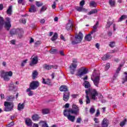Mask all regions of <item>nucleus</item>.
<instances>
[{
	"mask_svg": "<svg viewBox=\"0 0 127 127\" xmlns=\"http://www.w3.org/2000/svg\"><path fill=\"white\" fill-rule=\"evenodd\" d=\"M5 21L4 22V20L2 17L0 16V30L2 29V27H4L7 31H9V29L11 27V24H10V18L6 17L5 18Z\"/></svg>",
	"mask_w": 127,
	"mask_h": 127,
	"instance_id": "1",
	"label": "nucleus"
},
{
	"mask_svg": "<svg viewBox=\"0 0 127 127\" xmlns=\"http://www.w3.org/2000/svg\"><path fill=\"white\" fill-rule=\"evenodd\" d=\"M61 92H64L63 95V100L64 102H68L70 99V92H69V88L66 85H62L60 87Z\"/></svg>",
	"mask_w": 127,
	"mask_h": 127,
	"instance_id": "2",
	"label": "nucleus"
},
{
	"mask_svg": "<svg viewBox=\"0 0 127 127\" xmlns=\"http://www.w3.org/2000/svg\"><path fill=\"white\" fill-rule=\"evenodd\" d=\"M85 94L86 95H87L90 96V97L91 98L92 100H96V97L99 95L98 93V92L97 91V90L93 88H89L85 90Z\"/></svg>",
	"mask_w": 127,
	"mask_h": 127,
	"instance_id": "3",
	"label": "nucleus"
},
{
	"mask_svg": "<svg viewBox=\"0 0 127 127\" xmlns=\"http://www.w3.org/2000/svg\"><path fill=\"white\" fill-rule=\"evenodd\" d=\"M83 37L84 36L82 32H79L77 35H76L75 37V40L71 41V44L72 45H75V44H78V43H80L83 40Z\"/></svg>",
	"mask_w": 127,
	"mask_h": 127,
	"instance_id": "4",
	"label": "nucleus"
},
{
	"mask_svg": "<svg viewBox=\"0 0 127 127\" xmlns=\"http://www.w3.org/2000/svg\"><path fill=\"white\" fill-rule=\"evenodd\" d=\"M4 106L5 107L4 112H10L13 110V102L5 101L4 102Z\"/></svg>",
	"mask_w": 127,
	"mask_h": 127,
	"instance_id": "5",
	"label": "nucleus"
},
{
	"mask_svg": "<svg viewBox=\"0 0 127 127\" xmlns=\"http://www.w3.org/2000/svg\"><path fill=\"white\" fill-rule=\"evenodd\" d=\"M12 76V71H10L9 72H5L4 71L1 72L0 77L2 78L4 81H9V77Z\"/></svg>",
	"mask_w": 127,
	"mask_h": 127,
	"instance_id": "6",
	"label": "nucleus"
},
{
	"mask_svg": "<svg viewBox=\"0 0 127 127\" xmlns=\"http://www.w3.org/2000/svg\"><path fill=\"white\" fill-rule=\"evenodd\" d=\"M70 112L71 115H75V116H78L80 114V109L79 107L76 104H72V109H70Z\"/></svg>",
	"mask_w": 127,
	"mask_h": 127,
	"instance_id": "7",
	"label": "nucleus"
},
{
	"mask_svg": "<svg viewBox=\"0 0 127 127\" xmlns=\"http://www.w3.org/2000/svg\"><path fill=\"white\" fill-rule=\"evenodd\" d=\"M88 73V69L86 68V67H82L79 68L77 71V76L80 77V78L82 77V76H84V75H86V74Z\"/></svg>",
	"mask_w": 127,
	"mask_h": 127,
	"instance_id": "8",
	"label": "nucleus"
},
{
	"mask_svg": "<svg viewBox=\"0 0 127 127\" xmlns=\"http://www.w3.org/2000/svg\"><path fill=\"white\" fill-rule=\"evenodd\" d=\"M39 87V82L38 81H32L29 85L30 89L36 90Z\"/></svg>",
	"mask_w": 127,
	"mask_h": 127,
	"instance_id": "9",
	"label": "nucleus"
},
{
	"mask_svg": "<svg viewBox=\"0 0 127 127\" xmlns=\"http://www.w3.org/2000/svg\"><path fill=\"white\" fill-rule=\"evenodd\" d=\"M101 79V78L100 77V76H97L94 77V79L93 78H91L92 81H93L94 84L96 87H99V84H100V80Z\"/></svg>",
	"mask_w": 127,
	"mask_h": 127,
	"instance_id": "10",
	"label": "nucleus"
},
{
	"mask_svg": "<svg viewBox=\"0 0 127 127\" xmlns=\"http://www.w3.org/2000/svg\"><path fill=\"white\" fill-rule=\"evenodd\" d=\"M24 33V32L23 31V29L20 28H17V32H16V35L18 36V37L19 38H21L23 36V34Z\"/></svg>",
	"mask_w": 127,
	"mask_h": 127,
	"instance_id": "11",
	"label": "nucleus"
},
{
	"mask_svg": "<svg viewBox=\"0 0 127 127\" xmlns=\"http://www.w3.org/2000/svg\"><path fill=\"white\" fill-rule=\"evenodd\" d=\"M76 68H77V64H71L70 65L69 69L72 75H74Z\"/></svg>",
	"mask_w": 127,
	"mask_h": 127,
	"instance_id": "12",
	"label": "nucleus"
},
{
	"mask_svg": "<svg viewBox=\"0 0 127 127\" xmlns=\"http://www.w3.org/2000/svg\"><path fill=\"white\" fill-rule=\"evenodd\" d=\"M38 63V57L35 56L32 58L31 63H30V66H33V65H36Z\"/></svg>",
	"mask_w": 127,
	"mask_h": 127,
	"instance_id": "13",
	"label": "nucleus"
},
{
	"mask_svg": "<svg viewBox=\"0 0 127 127\" xmlns=\"http://www.w3.org/2000/svg\"><path fill=\"white\" fill-rule=\"evenodd\" d=\"M42 83L45 85H48V86H51V80L49 78L45 79L43 78Z\"/></svg>",
	"mask_w": 127,
	"mask_h": 127,
	"instance_id": "14",
	"label": "nucleus"
},
{
	"mask_svg": "<svg viewBox=\"0 0 127 127\" xmlns=\"http://www.w3.org/2000/svg\"><path fill=\"white\" fill-rule=\"evenodd\" d=\"M55 67H56V65H48L47 64H45L43 66V68L45 70H51V69L55 68Z\"/></svg>",
	"mask_w": 127,
	"mask_h": 127,
	"instance_id": "15",
	"label": "nucleus"
},
{
	"mask_svg": "<svg viewBox=\"0 0 127 127\" xmlns=\"http://www.w3.org/2000/svg\"><path fill=\"white\" fill-rule=\"evenodd\" d=\"M83 86L85 89H91V83L87 80H85L83 82Z\"/></svg>",
	"mask_w": 127,
	"mask_h": 127,
	"instance_id": "16",
	"label": "nucleus"
},
{
	"mask_svg": "<svg viewBox=\"0 0 127 127\" xmlns=\"http://www.w3.org/2000/svg\"><path fill=\"white\" fill-rule=\"evenodd\" d=\"M63 115L64 117L67 118L69 116V115H71V109H65L64 111Z\"/></svg>",
	"mask_w": 127,
	"mask_h": 127,
	"instance_id": "17",
	"label": "nucleus"
},
{
	"mask_svg": "<svg viewBox=\"0 0 127 127\" xmlns=\"http://www.w3.org/2000/svg\"><path fill=\"white\" fill-rule=\"evenodd\" d=\"M67 119L68 121L71 122V123H74V122H75V120H76V117L75 116L71 115V114H69Z\"/></svg>",
	"mask_w": 127,
	"mask_h": 127,
	"instance_id": "18",
	"label": "nucleus"
},
{
	"mask_svg": "<svg viewBox=\"0 0 127 127\" xmlns=\"http://www.w3.org/2000/svg\"><path fill=\"white\" fill-rule=\"evenodd\" d=\"M102 127H109V122H108V120L106 119H104L102 122Z\"/></svg>",
	"mask_w": 127,
	"mask_h": 127,
	"instance_id": "19",
	"label": "nucleus"
},
{
	"mask_svg": "<svg viewBox=\"0 0 127 127\" xmlns=\"http://www.w3.org/2000/svg\"><path fill=\"white\" fill-rule=\"evenodd\" d=\"M25 124L28 127H32V121L29 118H26L25 120Z\"/></svg>",
	"mask_w": 127,
	"mask_h": 127,
	"instance_id": "20",
	"label": "nucleus"
},
{
	"mask_svg": "<svg viewBox=\"0 0 127 127\" xmlns=\"http://www.w3.org/2000/svg\"><path fill=\"white\" fill-rule=\"evenodd\" d=\"M37 76H38V72L37 70H34L32 74V77L33 80H35V79L37 78Z\"/></svg>",
	"mask_w": 127,
	"mask_h": 127,
	"instance_id": "21",
	"label": "nucleus"
},
{
	"mask_svg": "<svg viewBox=\"0 0 127 127\" xmlns=\"http://www.w3.org/2000/svg\"><path fill=\"white\" fill-rule=\"evenodd\" d=\"M72 28H73V24H72V23H68L66 24V30L67 31L72 30Z\"/></svg>",
	"mask_w": 127,
	"mask_h": 127,
	"instance_id": "22",
	"label": "nucleus"
},
{
	"mask_svg": "<svg viewBox=\"0 0 127 127\" xmlns=\"http://www.w3.org/2000/svg\"><path fill=\"white\" fill-rule=\"evenodd\" d=\"M92 33H89L88 35H87L85 37H84V39L85 40H86V41H91V40H92Z\"/></svg>",
	"mask_w": 127,
	"mask_h": 127,
	"instance_id": "23",
	"label": "nucleus"
},
{
	"mask_svg": "<svg viewBox=\"0 0 127 127\" xmlns=\"http://www.w3.org/2000/svg\"><path fill=\"white\" fill-rule=\"evenodd\" d=\"M75 9L79 11V12H81L82 11H86V9L85 8H83L82 6H76L75 7Z\"/></svg>",
	"mask_w": 127,
	"mask_h": 127,
	"instance_id": "24",
	"label": "nucleus"
},
{
	"mask_svg": "<svg viewBox=\"0 0 127 127\" xmlns=\"http://www.w3.org/2000/svg\"><path fill=\"white\" fill-rule=\"evenodd\" d=\"M29 12H36V7H35V5H31V7L29 9Z\"/></svg>",
	"mask_w": 127,
	"mask_h": 127,
	"instance_id": "25",
	"label": "nucleus"
},
{
	"mask_svg": "<svg viewBox=\"0 0 127 127\" xmlns=\"http://www.w3.org/2000/svg\"><path fill=\"white\" fill-rule=\"evenodd\" d=\"M32 119L33 121H38V120L40 119V117H39V115L37 114H34L32 116Z\"/></svg>",
	"mask_w": 127,
	"mask_h": 127,
	"instance_id": "26",
	"label": "nucleus"
},
{
	"mask_svg": "<svg viewBox=\"0 0 127 127\" xmlns=\"http://www.w3.org/2000/svg\"><path fill=\"white\" fill-rule=\"evenodd\" d=\"M124 77H123V81L122 82V84H125L126 82H127V72L125 71L124 72Z\"/></svg>",
	"mask_w": 127,
	"mask_h": 127,
	"instance_id": "27",
	"label": "nucleus"
},
{
	"mask_svg": "<svg viewBox=\"0 0 127 127\" xmlns=\"http://www.w3.org/2000/svg\"><path fill=\"white\" fill-rule=\"evenodd\" d=\"M12 12V6H9L8 7V8L6 10V13L9 15H11Z\"/></svg>",
	"mask_w": 127,
	"mask_h": 127,
	"instance_id": "28",
	"label": "nucleus"
},
{
	"mask_svg": "<svg viewBox=\"0 0 127 127\" xmlns=\"http://www.w3.org/2000/svg\"><path fill=\"white\" fill-rule=\"evenodd\" d=\"M98 25H99V22H97L96 24L93 26V30L91 32V34H93L94 32H96V30L98 27Z\"/></svg>",
	"mask_w": 127,
	"mask_h": 127,
	"instance_id": "29",
	"label": "nucleus"
},
{
	"mask_svg": "<svg viewBox=\"0 0 127 127\" xmlns=\"http://www.w3.org/2000/svg\"><path fill=\"white\" fill-rule=\"evenodd\" d=\"M31 90L32 89L30 88L29 87L26 90V92L28 93V95L29 96V97L33 96V91H31Z\"/></svg>",
	"mask_w": 127,
	"mask_h": 127,
	"instance_id": "30",
	"label": "nucleus"
},
{
	"mask_svg": "<svg viewBox=\"0 0 127 127\" xmlns=\"http://www.w3.org/2000/svg\"><path fill=\"white\" fill-rule=\"evenodd\" d=\"M98 12V10L97 9H93L88 12V15H91V14H95V13H97Z\"/></svg>",
	"mask_w": 127,
	"mask_h": 127,
	"instance_id": "31",
	"label": "nucleus"
},
{
	"mask_svg": "<svg viewBox=\"0 0 127 127\" xmlns=\"http://www.w3.org/2000/svg\"><path fill=\"white\" fill-rule=\"evenodd\" d=\"M14 99V96L13 95H9L7 96L6 101L7 102H12V101H13Z\"/></svg>",
	"mask_w": 127,
	"mask_h": 127,
	"instance_id": "32",
	"label": "nucleus"
},
{
	"mask_svg": "<svg viewBox=\"0 0 127 127\" xmlns=\"http://www.w3.org/2000/svg\"><path fill=\"white\" fill-rule=\"evenodd\" d=\"M23 109H24V103H19L18 105V111H21L22 110H23Z\"/></svg>",
	"mask_w": 127,
	"mask_h": 127,
	"instance_id": "33",
	"label": "nucleus"
},
{
	"mask_svg": "<svg viewBox=\"0 0 127 127\" xmlns=\"http://www.w3.org/2000/svg\"><path fill=\"white\" fill-rule=\"evenodd\" d=\"M58 38V34L57 33H55L53 36L51 38V40L52 41H55Z\"/></svg>",
	"mask_w": 127,
	"mask_h": 127,
	"instance_id": "34",
	"label": "nucleus"
},
{
	"mask_svg": "<svg viewBox=\"0 0 127 127\" xmlns=\"http://www.w3.org/2000/svg\"><path fill=\"white\" fill-rule=\"evenodd\" d=\"M121 70H122V68L118 67V68L117 69V70L116 71V73L114 75V77L115 78H117V77H118V75H119V73H120V71H121Z\"/></svg>",
	"mask_w": 127,
	"mask_h": 127,
	"instance_id": "35",
	"label": "nucleus"
},
{
	"mask_svg": "<svg viewBox=\"0 0 127 127\" xmlns=\"http://www.w3.org/2000/svg\"><path fill=\"white\" fill-rule=\"evenodd\" d=\"M42 113L43 115H48V114H49V109H44L42 110Z\"/></svg>",
	"mask_w": 127,
	"mask_h": 127,
	"instance_id": "36",
	"label": "nucleus"
},
{
	"mask_svg": "<svg viewBox=\"0 0 127 127\" xmlns=\"http://www.w3.org/2000/svg\"><path fill=\"white\" fill-rule=\"evenodd\" d=\"M17 29H12L10 31V34L11 35H16Z\"/></svg>",
	"mask_w": 127,
	"mask_h": 127,
	"instance_id": "37",
	"label": "nucleus"
},
{
	"mask_svg": "<svg viewBox=\"0 0 127 127\" xmlns=\"http://www.w3.org/2000/svg\"><path fill=\"white\" fill-rule=\"evenodd\" d=\"M110 58V55H105L102 58V60L103 61H106V60H108Z\"/></svg>",
	"mask_w": 127,
	"mask_h": 127,
	"instance_id": "38",
	"label": "nucleus"
},
{
	"mask_svg": "<svg viewBox=\"0 0 127 127\" xmlns=\"http://www.w3.org/2000/svg\"><path fill=\"white\" fill-rule=\"evenodd\" d=\"M127 15H122L121 17L119 18V21H123L124 19H127Z\"/></svg>",
	"mask_w": 127,
	"mask_h": 127,
	"instance_id": "39",
	"label": "nucleus"
},
{
	"mask_svg": "<svg viewBox=\"0 0 127 127\" xmlns=\"http://www.w3.org/2000/svg\"><path fill=\"white\" fill-rule=\"evenodd\" d=\"M109 4L113 7L116 5V1L113 0H109Z\"/></svg>",
	"mask_w": 127,
	"mask_h": 127,
	"instance_id": "40",
	"label": "nucleus"
},
{
	"mask_svg": "<svg viewBox=\"0 0 127 127\" xmlns=\"http://www.w3.org/2000/svg\"><path fill=\"white\" fill-rule=\"evenodd\" d=\"M90 6H92V7H96L97 6V3L94 1H91L90 3Z\"/></svg>",
	"mask_w": 127,
	"mask_h": 127,
	"instance_id": "41",
	"label": "nucleus"
},
{
	"mask_svg": "<svg viewBox=\"0 0 127 127\" xmlns=\"http://www.w3.org/2000/svg\"><path fill=\"white\" fill-rule=\"evenodd\" d=\"M126 124H127V119H125L124 121L120 122V127H123L126 125Z\"/></svg>",
	"mask_w": 127,
	"mask_h": 127,
	"instance_id": "42",
	"label": "nucleus"
},
{
	"mask_svg": "<svg viewBox=\"0 0 127 127\" xmlns=\"http://www.w3.org/2000/svg\"><path fill=\"white\" fill-rule=\"evenodd\" d=\"M46 9H47V7H46L45 5L42 6L40 11V13H42V12H43V11H45Z\"/></svg>",
	"mask_w": 127,
	"mask_h": 127,
	"instance_id": "43",
	"label": "nucleus"
},
{
	"mask_svg": "<svg viewBox=\"0 0 127 127\" xmlns=\"http://www.w3.org/2000/svg\"><path fill=\"white\" fill-rule=\"evenodd\" d=\"M15 88L14 84H13V83L11 82L9 86V91H12V90H14Z\"/></svg>",
	"mask_w": 127,
	"mask_h": 127,
	"instance_id": "44",
	"label": "nucleus"
},
{
	"mask_svg": "<svg viewBox=\"0 0 127 127\" xmlns=\"http://www.w3.org/2000/svg\"><path fill=\"white\" fill-rule=\"evenodd\" d=\"M110 67H111V64H110V63H108L106 64V65L105 66V71H108V70L110 69Z\"/></svg>",
	"mask_w": 127,
	"mask_h": 127,
	"instance_id": "45",
	"label": "nucleus"
},
{
	"mask_svg": "<svg viewBox=\"0 0 127 127\" xmlns=\"http://www.w3.org/2000/svg\"><path fill=\"white\" fill-rule=\"evenodd\" d=\"M41 41H37L35 43L34 46L35 47H38L40 44H41Z\"/></svg>",
	"mask_w": 127,
	"mask_h": 127,
	"instance_id": "46",
	"label": "nucleus"
},
{
	"mask_svg": "<svg viewBox=\"0 0 127 127\" xmlns=\"http://www.w3.org/2000/svg\"><path fill=\"white\" fill-rule=\"evenodd\" d=\"M86 104H90L91 103V100L88 94H86Z\"/></svg>",
	"mask_w": 127,
	"mask_h": 127,
	"instance_id": "47",
	"label": "nucleus"
},
{
	"mask_svg": "<svg viewBox=\"0 0 127 127\" xmlns=\"http://www.w3.org/2000/svg\"><path fill=\"white\" fill-rule=\"evenodd\" d=\"M36 4L37 6L39 7L42 6V5H43V3L40 2V1H36Z\"/></svg>",
	"mask_w": 127,
	"mask_h": 127,
	"instance_id": "48",
	"label": "nucleus"
},
{
	"mask_svg": "<svg viewBox=\"0 0 127 127\" xmlns=\"http://www.w3.org/2000/svg\"><path fill=\"white\" fill-rule=\"evenodd\" d=\"M116 45V42H110L109 44L110 47H111L112 48H114V47Z\"/></svg>",
	"mask_w": 127,
	"mask_h": 127,
	"instance_id": "49",
	"label": "nucleus"
},
{
	"mask_svg": "<svg viewBox=\"0 0 127 127\" xmlns=\"http://www.w3.org/2000/svg\"><path fill=\"white\" fill-rule=\"evenodd\" d=\"M57 52V49H51V54H55Z\"/></svg>",
	"mask_w": 127,
	"mask_h": 127,
	"instance_id": "50",
	"label": "nucleus"
},
{
	"mask_svg": "<svg viewBox=\"0 0 127 127\" xmlns=\"http://www.w3.org/2000/svg\"><path fill=\"white\" fill-rule=\"evenodd\" d=\"M82 121V118L79 117L77 118L76 121V124H81V121Z\"/></svg>",
	"mask_w": 127,
	"mask_h": 127,
	"instance_id": "51",
	"label": "nucleus"
},
{
	"mask_svg": "<svg viewBox=\"0 0 127 127\" xmlns=\"http://www.w3.org/2000/svg\"><path fill=\"white\" fill-rule=\"evenodd\" d=\"M111 24H112V23H111L110 22H107V24L105 26V28H110V27H111Z\"/></svg>",
	"mask_w": 127,
	"mask_h": 127,
	"instance_id": "52",
	"label": "nucleus"
},
{
	"mask_svg": "<svg viewBox=\"0 0 127 127\" xmlns=\"http://www.w3.org/2000/svg\"><path fill=\"white\" fill-rule=\"evenodd\" d=\"M118 51H119V49H118V48H116L114 50L111 51V53H116V52H118Z\"/></svg>",
	"mask_w": 127,
	"mask_h": 127,
	"instance_id": "53",
	"label": "nucleus"
},
{
	"mask_svg": "<svg viewBox=\"0 0 127 127\" xmlns=\"http://www.w3.org/2000/svg\"><path fill=\"white\" fill-rule=\"evenodd\" d=\"M96 112V110H95V108H91L90 109V114H94Z\"/></svg>",
	"mask_w": 127,
	"mask_h": 127,
	"instance_id": "54",
	"label": "nucleus"
},
{
	"mask_svg": "<svg viewBox=\"0 0 127 127\" xmlns=\"http://www.w3.org/2000/svg\"><path fill=\"white\" fill-rule=\"evenodd\" d=\"M79 4H80V6H82L83 7V6L85 5V0H81Z\"/></svg>",
	"mask_w": 127,
	"mask_h": 127,
	"instance_id": "55",
	"label": "nucleus"
},
{
	"mask_svg": "<svg viewBox=\"0 0 127 127\" xmlns=\"http://www.w3.org/2000/svg\"><path fill=\"white\" fill-rule=\"evenodd\" d=\"M27 63V60H25L23 61L21 63V66H22V67H23L24 66V64H26Z\"/></svg>",
	"mask_w": 127,
	"mask_h": 127,
	"instance_id": "56",
	"label": "nucleus"
},
{
	"mask_svg": "<svg viewBox=\"0 0 127 127\" xmlns=\"http://www.w3.org/2000/svg\"><path fill=\"white\" fill-rule=\"evenodd\" d=\"M13 126H14V123L13 122H11L9 124L7 125V127H13Z\"/></svg>",
	"mask_w": 127,
	"mask_h": 127,
	"instance_id": "57",
	"label": "nucleus"
},
{
	"mask_svg": "<svg viewBox=\"0 0 127 127\" xmlns=\"http://www.w3.org/2000/svg\"><path fill=\"white\" fill-rule=\"evenodd\" d=\"M52 8H53V9H55V8H56V2L54 1V3L53 4L52 6Z\"/></svg>",
	"mask_w": 127,
	"mask_h": 127,
	"instance_id": "58",
	"label": "nucleus"
},
{
	"mask_svg": "<svg viewBox=\"0 0 127 127\" xmlns=\"http://www.w3.org/2000/svg\"><path fill=\"white\" fill-rule=\"evenodd\" d=\"M60 54L61 56H65V54H64V51H60Z\"/></svg>",
	"mask_w": 127,
	"mask_h": 127,
	"instance_id": "59",
	"label": "nucleus"
},
{
	"mask_svg": "<svg viewBox=\"0 0 127 127\" xmlns=\"http://www.w3.org/2000/svg\"><path fill=\"white\" fill-rule=\"evenodd\" d=\"M99 116H100V110H97V113L95 114V117H99Z\"/></svg>",
	"mask_w": 127,
	"mask_h": 127,
	"instance_id": "60",
	"label": "nucleus"
},
{
	"mask_svg": "<svg viewBox=\"0 0 127 127\" xmlns=\"http://www.w3.org/2000/svg\"><path fill=\"white\" fill-rule=\"evenodd\" d=\"M94 121L95 122V124H99V120H98V118H94Z\"/></svg>",
	"mask_w": 127,
	"mask_h": 127,
	"instance_id": "61",
	"label": "nucleus"
},
{
	"mask_svg": "<svg viewBox=\"0 0 127 127\" xmlns=\"http://www.w3.org/2000/svg\"><path fill=\"white\" fill-rule=\"evenodd\" d=\"M69 107H70V104L69 103H66L64 105V108L65 109H68V108H69Z\"/></svg>",
	"mask_w": 127,
	"mask_h": 127,
	"instance_id": "62",
	"label": "nucleus"
},
{
	"mask_svg": "<svg viewBox=\"0 0 127 127\" xmlns=\"http://www.w3.org/2000/svg\"><path fill=\"white\" fill-rule=\"evenodd\" d=\"M61 39H62L64 41H66V40L65 39V37H64V36H63V35H61Z\"/></svg>",
	"mask_w": 127,
	"mask_h": 127,
	"instance_id": "63",
	"label": "nucleus"
},
{
	"mask_svg": "<svg viewBox=\"0 0 127 127\" xmlns=\"http://www.w3.org/2000/svg\"><path fill=\"white\" fill-rule=\"evenodd\" d=\"M40 22L42 24L45 23V19H41L40 21Z\"/></svg>",
	"mask_w": 127,
	"mask_h": 127,
	"instance_id": "64",
	"label": "nucleus"
}]
</instances>
